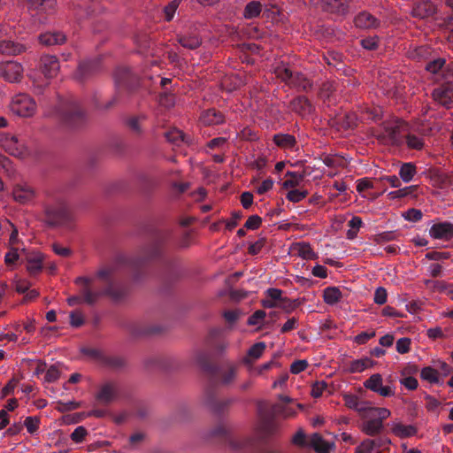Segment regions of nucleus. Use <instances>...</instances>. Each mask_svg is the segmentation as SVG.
Here are the masks:
<instances>
[{
  "label": "nucleus",
  "instance_id": "1",
  "mask_svg": "<svg viewBox=\"0 0 453 453\" xmlns=\"http://www.w3.org/2000/svg\"><path fill=\"white\" fill-rule=\"evenodd\" d=\"M166 240L165 233L157 231L151 240L139 249L136 255H118L111 265L99 269L95 278L77 277L74 283L80 286L78 295L67 298L68 305L85 303L91 306L103 296H108L113 301L124 299L129 290L125 277L133 274L138 279V272L144 265L161 259Z\"/></svg>",
  "mask_w": 453,
  "mask_h": 453
},
{
  "label": "nucleus",
  "instance_id": "2",
  "mask_svg": "<svg viewBox=\"0 0 453 453\" xmlns=\"http://www.w3.org/2000/svg\"><path fill=\"white\" fill-rule=\"evenodd\" d=\"M238 366L230 362H225L221 365H216L215 370L209 374L211 385H209L203 394V404L215 415L221 416L225 414L234 403L232 398H221L219 391L213 385L218 383L221 386H229L236 379Z\"/></svg>",
  "mask_w": 453,
  "mask_h": 453
},
{
  "label": "nucleus",
  "instance_id": "3",
  "mask_svg": "<svg viewBox=\"0 0 453 453\" xmlns=\"http://www.w3.org/2000/svg\"><path fill=\"white\" fill-rule=\"evenodd\" d=\"M114 77L118 91L116 95L105 104H97L96 107L98 109H111L119 102L122 90H126L128 94H134L140 87V78L130 67H119L115 72Z\"/></svg>",
  "mask_w": 453,
  "mask_h": 453
},
{
  "label": "nucleus",
  "instance_id": "4",
  "mask_svg": "<svg viewBox=\"0 0 453 453\" xmlns=\"http://www.w3.org/2000/svg\"><path fill=\"white\" fill-rule=\"evenodd\" d=\"M58 115L62 124L71 130L81 129L88 122L86 111L75 100H70L63 104L58 111Z\"/></svg>",
  "mask_w": 453,
  "mask_h": 453
},
{
  "label": "nucleus",
  "instance_id": "5",
  "mask_svg": "<svg viewBox=\"0 0 453 453\" xmlns=\"http://www.w3.org/2000/svg\"><path fill=\"white\" fill-rule=\"evenodd\" d=\"M44 220L51 226H62L71 220V211L62 198L49 201L44 205Z\"/></svg>",
  "mask_w": 453,
  "mask_h": 453
},
{
  "label": "nucleus",
  "instance_id": "6",
  "mask_svg": "<svg viewBox=\"0 0 453 453\" xmlns=\"http://www.w3.org/2000/svg\"><path fill=\"white\" fill-rule=\"evenodd\" d=\"M211 436L223 440L229 447L234 450H242L253 448L254 441L250 438H235L233 437L226 425L218 424L211 431Z\"/></svg>",
  "mask_w": 453,
  "mask_h": 453
},
{
  "label": "nucleus",
  "instance_id": "7",
  "mask_svg": "<svg viewBox=\"0 0 453 453\" xmlns=\"http://www.w3.org/2000/svg\"><path fill=\"white\" fill-rule=\"evenodd\" d=\"M10 109L13 114L27 118L35 112L36 104L28 95L19 94L12 98Z\"/></svg>",
  "mask_w": 453,
  "mask_h": 453
},
{
  "label": "nucleus",
  "instance_id": "8",
  "mask_svg": "<svg viewBox=\"0 0 453 453\" xmlns=\"http://www.w3.org/2000/svg\"><path fill=\"white\" fill-rule=\"evenodd\" d=\"M101 70V58L95 57L81 61L74 73V78L83 82L94 75H96Z\"/></svg>",
  "mask_w": 453,
  "mask_h": 453
},
{
  "label": "nucleus",
  "instance_id": "9",
  "mask_svg": "<svg viewBox=\"0 0 453 453\" xmlns=\"http://www.w3.org/2000/svg\"><path fill=\"white\" fill-rule=\"evenodd\" d=\"M118 395L119 387L117 382L108 380L98 387L95 398L99 404L108 406L117 399Z\"/></svg>",
  "mask_w": 453,
  "mask_h": 453
},
{
  "label": "nucleus",
  "instance_id": "10",
  "mask_svg": "<svg viewBox=\"0 0 453 453\" xmlns=\"http://www.w3.org/2000/svg\"><path fill=\"white\" fill-rule=\"evenodd\" d=\"M27 7L30 11L35 12V15L39 16L41 22L46 19V17L51 15L55 12L56 0H26Z\"/></svg>",
  "mask_w": 453,
  "mask_h": 453
},
{
  "label": "nucleus",
  "instance_id": "11",
  "mask_svg": "<svg viewBox=\"0 0 453 453\" xmlns=\"http://www.w3.org/2000/svg\"><path fill=\"white\" fill-rule=\"evenodd\" d=\"M23 67L15 61L0 63V76L9 82L19 81L22 76Z\"/></svg>",
  "mask_w": 453,
  "mask_h": 453
},
{
  "label": "nucleus",
  "instance_id": "12",
  "mask_svg": "<svg viewBox=\"0 0 453 453\" xmlns=\"http://www.w3.org/2000/svg\"><path fill=\"white\" fill-rule=\"evenodd\" d=\"M405 123L401 119H395L384 125L383 134L392 144H400L402 142V131Z\"/></svg>",
  "mask_w": 453,
  "mask_h": 453
},
{
  "label": "nucleus",
  "instance_id": "13",
  "mask_svg": "<svg viewBox=\"0 0 453 453\" xmlns=\"http://www.w3.org/2000/svg\"><path fill=\"white\" fill-rule=\"evenodd\" d=\"M354 25L357 28L363 30L377 29L380 27L381 21L372 13L363 11L354 17Z\"/></svg>",
  "mask_w": 453,
  "mask_h": 453
},
{
  "label": "nucleus",
  "instance_id": "14",
  "mask_svg": "<svg viewBox=\"0 0 453 453\" xmlns=\"http://www.w3.org/2000/svg\"><path fill=\"white\" fill-rule=\"evenodd\" d=\"M0 146L9 154L18 156L22 151L23 142L15 135L0 132Z\"/></svg>",
  "mask_w": 453,
  "mask_h": 453
},
{
  "label": "nucleus",
  "instance_id": "15",
  "mask_svg": "<svg viewBox=\"0 0 453 453\" xmlns=\"http://www.w3.org/2000/svg\"><path fill=\"white\" fill-rule=\"evenodd\" d=\"M433 96L435 101L441 105L450 108L453 106V84L445 83L439 88H435L433 92Z\"/></svg>",
  "mask_w": 453,
  "mask_h": 453
},
{
  "label": "nucleus",
  "instance_id": "16",
  "mask_svg": "<svg viewBox=\"0 0 453 453\" xmlns=\"http://www.w3.org/2000/svg\"><path fill=\"white\" fill-rule=\"evenodd\" d=\"M289 109L302 117H306L313 112L314 106L306 96H299L290 101Z\"/></svg>",
  "mask_w": 453,
  "mask_h": 453
},
{
  "label": "nucleus",
  "instance_id": "17",
  "mask_svg": "<svg viewBox=\"0 0 453 453\" xmlns=\"http://www.w3.org/2000/svg\"><path fill=\"white\" fill-rule=\"evenodd\" d=\"M12 196L16 202L19 203H28L35 199V191L27 183H19L14 186Z\"/></svg>",
  "mask_w": 453,
  "mask_h": 453
},
{
  "label": "nucleus",
  "instance_id": "18",
  "mask_svg": "<svg viewBox=\"0 0 453 453\" xmlns=\"http://www.w3.org/2000/svg\"><path fill=\"white\" fill-rule=\"evenodd\" d=\"M429 234L434 239L450 240L453 238V223L449 221L435 223L431 226Z\"/></svg>",
  "mask_w": 453,
  "mask_h": 453
},
{
  "label": "nucleus",
  "instance_id": "19",
  "mask_svg": "<svg viewBox=\"0 0 453 453\" xmlns=\"http://www.w3.org/2000/svg\"><path fill=\"white\" fill-rule=\"evenodd\" d=\"M365 419L361 425V430L369 436H375L380 434L383 429V424L375 417H372L368 411L362 415Z\"/></svg>",
  "mask_w": 453,
  "mask_h": 453
},
{
  "label": "nucleus",
  "instance_id": "20",
  "mask_svg": "<svg viewBox=\"0 0 453 453\" xmlns=\"http://www.w3.org/2000/svg\"><path fill=\"white\" fill-rule=\"evenodd\" d=\"M351 0H322V8L325 12L344 16L349 12Z\"/></svg>",
  "mask_w": 453,
  "mask_h": 453
},
{
  "label": "nucleus",
  "instance_id": "21",
  "mask_svg": "<svg viewBox=\"0 0 453 453\" xmlns=\"http://www.w3.org/2000/svg\"><path fill=\"white\" fill-rule=\"evenodd\" d=\"M436 6L429 0H423L415 4L411 9V16L424 19L436 13Z\"/></svg>",
  "mask_w": 453,
  "mask_h": 453
},
{
  "label": "nucleus",
  "instance_id": "22",
  "mask_svg": "<svg viewBox=\"0 0 453 453\" xmlns=\"http://www.w3.org/2000/svg\"><path fill=\"white\" fill-rule=\"evenodd\" d=\"M147 119L146 114L132 115L126 119L125 124L134 137L141 138L144 134L142 123Z\"/></svg>",
  "mask_w": 453,
  "mask_h": 453
},
{
  "label": "nucleus",
  "instance_id": "23",
  "mask_svg": "<svg viewBox=\"0 0 453 453\" xmlns=\"http://www.w3.org/2000/svg\"><path fill=\"white\" fill-rule=\"evenodd\" d=\"M27 50L26 45L10 38L0 40V54L4 56H17Z\"/></svg>",
  "mask_w": 453,
  "mask_h": 453
},
{
  "label": "nucleus",
  "instance_id": "24",
  "mask_svg": "<svg viewBox=\"0 0 453 453\" xmlns=\"http://www.w3.org/2000/svg\"><path fill=\"white\" fill-rule=\"evenodd\" d=\"M59 62L55 56L45 55L41 58V70L45 77H55L59 71Z\"/></svg>",
  "mask_w": 453,
  "mask_h": 453
},
{
  "label": "nucleus",
  "instance_id": "25",
  "mask_svg": "<svg viewBox=\"0 0 453 453\" xmlns=\"http://www.w3.org/2000/svg\"><path fill=\"white\" fill-rule=\"evenodd\" d=\"M435 53L436 50L429 45L415 46L413 48H410L408 50V56L410 58L416 61L425 62H427L430 58H432Z\"/></svg>",
  "mask_w": 453,
  "mask_h": 453
},
{
  "label": "nucleus",
  "instance_id": "26",
  "mask_svg": "<svg viewBox=\"0 0 453 453\" xmlns=\"http://www.w3.org/2000/svg\"><path fill=\"white\" fill-rule=\"evenodd\" d=\"M195 361L208 375L215 370V365L211 362V354L208 349H198L195 354Z\"/></svg>",
  "mask_w": 453,
  "mask_h": 453
},
{
  "label": "nucleus",
  "instance_id": "27",
  "mask_svg": "<svg viewBox=\"0 0 453 453\" xmlns=\"http://www.w3.org/2000/svg\"><path fill=\"white\" fill-rule=\"evenodd\" d=\"M200 121L204 126H214L224 123L225 116L219 111L211 108L203 111L200 115Z\"/></svg>",
  "mask_w": 453,
  "mask_h": 453
},
{
  "label": "nucleus",
  "instance_id": "28",
  "mask_svg": "<svg viewBox=\"0 0 453 453\" xmlns=\"http://www.w3.org/2000/svg\"><path fill=\"white\" fill-rule=\"evenodd\" d=\"M165 272L162 274L163 283L168 287L176 281L180 277V273L174 263L171 260H164Z\"/></svg>",
  "mask_w": 453,
  "mask_h": 453
},
{
  "label": "nucleus",
  "instance_id": "29",
  "mask_svg": "<svg viewBox=\"0 0 453 453\" xmlns=\"http://www.w3.org/2000/svg\"><path fill=\"white\" fill-rule=\"evenodd\" d=\"M66 41V36L62 32H46L39 36V42L45 46H53L63 44Z\"/></svg>",
  "mask_w": 453,
  "mask_h": 453
},
{
  "label": "nucleus",
  "instance_id": "30",
  "mask_svg": "<svg viewBox=\"0 0 453 453\" xmlns=\"http://www.w3.org/2000/svg\"><path fill=\"white\" fill-rule=\"evenodd\" d=\"M165 139L173 145L180 146L182 143L191 144L192 139L178 128H173L165 134Z\"/></svg>",
  "mask_w": 453,
  "mask_h": 453
},
{
  "label": "nucleus",
  "instance_id": "31",
  "mask_svg": "<svg viewBox=\"0 0 453 453\" xmlns=\"http://www.w3.org/2000/svg\"><path fill=\"white\" fill-rule=\"evenodd\" d=\"M309 446L317 453H329L334 444L326 441L319 434L315 433L309 441Z\"/></svg>",
  "mask_w": 453,
  "mask_h": 453
},
{
  "label": "nucleus",
  "instance_id": "32",
  "mask_svg": "<svg viewBox=\"0 0 453 453\" xmlns=\"http://www.w3.org/2000/svg\"><path fill=\"white\" fill-rule=\"evenodd\" d=\"M273 141L278 147L285 150L293 149L296 144L295 136L289 134H276Z\"/></svg>",
  "mask_w": 453,
  "mask_h": 453
},
{
  "label": "nucleus",
  "instance_id": "33",
  "mask_svg": "<svg viewBox=\"0 0 453 453\" xmlns=\"http://www.w3.org/2000/svg\"><path fill=\"white\" fill-rule=\"evenodd\" d=\"M342 297L343 295L338 287H327L323 291L324 302L329 305L336 304Z\"/></svg>",
  "mask_w": 453,
  "mask_h": 453
},
{
  "label": "nucleus",
  "instance_id": "34",
  "mask_svg": "<svg viewBox=\"0 0 453 453\" xmlns=\"http://www.w3.org/2000/svg\"><path fill=\"white\" fill-rule=\"evenodd\" d=\"M373 364L374 362L369 357L356 359L347 365L346 370L350 373L362 372L366 368L372 367Z\"/></svg>",
  "mask_w": 453,
  "mask_h": 453
},
{
  "label": "nucleus",
  "instance_id": "35",
  "mask_svg": "<svg viewBox=\"0 0 453 453\" xmlns=\"http://www.w3.org/2000/svg\"><path fill=\"white\" fill-rule=\"evenodd\" d=\"M289 86L295 87L303 91H309L312 88V82L303 73L296 72L292 77Z\"/></svg>",
  "mask_w": 453,
  "mask_h": 453
},
{
  "label": "nucleus",
  "instance_id": "36",
  "mask_svg": "<svg viewBox=\"0 0 453 453\" xmlns=\"http://www.w3.org/2000/svg\"><path fill=\"white\" fill-rule=\"evenodd\" d=\"M296 414V411L283 403H274L271 406L269 412L266 414L272 418L281 416L284 418L292 417Z\"/></svg>",
  "mask_w": 453,
  "mask_h": 453
},
{
  "label": "nucleus",
  "instance_id": "37",
  "mask_svg": "<svg viewBox=\"0 0 453 453\" xmlns=\"http://www.w3.org/2000/svg\"><path fill=\"white\" fill-rule=\"evenodd\" d=\"M178 42L184 48L196 50L201 45L202 39L197 35H181L178 36Z\"/></svg>",
  "mask_w": 453,
  "mask_h": 453
},
{
  "label": "nucleus",
  "instance_id": "38",
  "mask_svg": "<svg viewBox=\"0 0 453 453\" xmlns=\"http://www.w3.org/2000/svg\"><path fill=\"white\" fill-rule=\"evenodd\" d=\"M445 64V58L440 57L436 51L433 58L426 62L425 69L431 73L436 74L442 69Z\"/></svg>",
  "mask_w": 453,
  "mask_h": 453
},
{
  "label": "nucleus",
  "instance_id": "39",
  "mask_svg": "<svg viewBox=\"0 0 453 453\" xmlns=\"http://www.w3.org/2000/svg\"><path fill=\"white\" fill-rule=\"evenodd\" d=\"M418 188V186H417V185L404 187L403 188H399L397 190L389 192L388 194V196L391 200L401 199V198L407 197V196L415 197Z\"/></svg>",
  "mask_w": 453,
  "mask_h": 453
},
{
  "label": "nucleus",
  "instance_id": "40",
  "mask_svg": "<svg viewBox=\"0 0 453 453\" xmlns=\"http://www.w3.org/2000/svg\"><path fill=\"white\" fill-rule=\"evenodd\" d=\"M274 73L277 78L289 85L295 72L288 65L280 63L275 66Z\"/></svg>",
  "mask_w": 453,
  "mask_h": 453
},
{
  "label": "nucleus",
  "instance_id": "41",
  "mask_svg": "<svg viewBox=\"0 0 453 453\" xmlns=\"http://www.w3.org/2000/svg\"><path fill=\"white\" fill-rule=\"evenodd\" d=\"M392 431L396 436L400 438L410 437L417 433L415 426L411 425H403L401 423L395 424L392 427Z\"/></svg>",
  "mask_w": 453,
  "mask_h": 453
},
{
  "label": "nucleus",
  "instance_id": "42",
  "mask_svg": "<svg viewBox=\"0 0 453 453\" xmlns=\"http://www.w3.org/2000/svg\"><path fill=\"white\" fill-rule=\"evenodd\" d=\"M134 42L141 53H147L152 45V40L146 33L137 34L134 37Z\"/></svg>",
  "mask_w": 453,
  "mask_h": 453
},
{
  "label": "nucleus",
  "instance_id": "43",
  "mask_svg": "<svg viewBox=\"0 0 453 453\" xmlns=\"http://www.w3.org/2000/svg\"><path fill=\"white\" fill-rule=\"evenodd\" d=\"M125 360L119 356L104 355L102 365L111 368L112 370H119L125 366Z\"/></svg>",
  "mask_w": 453,
  "mask_h": 453
},
{
  "label": "nucleus",
  "instance_id": "44",
  "mask_svg": "<svg viewBox=\"0 0 453 453\" xmlns=\"http://www.w3.org/2000/svg\"><path fill=\"white\" fill-rule=\"evenodd\" d=\"M262 12V4L258 1L248 3L243 10L245 19H251L259 16Z\"/></svg>",
  "mask_w": 453,
  "mask_h": 453
},
{
  "label": "nucleus",
  "instance_id": "45",
  "mask_svg": "<svg viewBox=\"0 0 453 453\" xmlns=\"http://www.w3.org/2000/svg\"><path fill=\"white\" fill-rule=\"evenodd\" d=\"M416 173V166L412 163L403 164L399 170V175L404 182H410Z\"/></svg>",
  "mask_w": 453,
  "mask_h": 453
},
{
  "label": "nucleus",
  "instance_id": "46",
  "mask_svg": "<svg viewBox=\"0 0 453 453\" xmlns=\"http://www.w3.org/2000/svg\"><path fill=\"white\" fill-rule=\"evenodd\" d=\"M27 271L31 275H35L42 271V257L38 254L27 259Z\"/></svg>",
  "mask_w": 453,
  "mask_h": 453
},
{
  "label": "nucleus",
  "instance_id": "47",
  "mask_svg": "<svg viewBox=\"0 0 453 453\" xmlns=\"http://www.w3.org/2000/svg\"><path fill=\"white\" fill-rule=\"evenodd\" d=\"M345 404L350 408L357 411L361 415L365 414L367 407L364 406L363 403H360L358 397L354 395H346L344 396Z\"/></svg>",
  "mask_w": 453,
  "mask_h": 453
},
{
  "label": "nucleus",
  "instance_id": "48",
  "mask_svg": "<svg viewBox=\"0 0 453 453\" xmlns=\"http://www.w3.org/2000/svg\"><path fill=\"white\" fill-rule=\"evenodd\" d=\"M297 254L303 259L312 260L317 258V254L312 250L311 245L307 242L297 244Z\"/></svg>",
  "mask_w": 453,
  "mask_h": 453
},
{
  "label": "nucleus",
  "instance_id": "49",
  "mask_svg": "<svg viewBox=\"0 0 453 453\" xmlns=\"http://www.w3.org/2000/svg\"><path fill=\"white\" fill-rule=\"evenodd\" d=\"M286 175L289 177V179L286 180L283 182V187L285 188H295L298 186L304 178L303 173H300L297 172H288Z\"/></svg>",
  "mask_w": 453,
  "mask_h": 453
},
{
  "label": "nucleus",
  "instance_id": "50",
  "mask_svg": "<svg viewBox=\"0 0 453 453\" xmlns=\"http://www.w3.org/2000/svg\"><path fill=\"white\" fill-rule=\"evenodd\" d=\"M265 349V342H260L255 343L254 345H252L250 348V349L248 351V357L245 358L244 361L246 363H249L250 362L249 358H252L254 360L258 359L262 356Z\"/></svg>",
  "mask_w": 453,
  "mask_h": 453
},
{
  "label": "nucleus",
  "instance_id": "51",
  "mask_svg": "<svg viewBox=\"0 0 453 453\" xmlns=\"http://www.w3.org/2000/svg\"><path fill=\"white\" fill-rule=\"evenodd\" d=\"M180 2L181 0H172L164 7L163 12L165 21L169 22L173 19Z\"/></svg>",
  "mask_w": 453,
  "mask_h": 453
},
{
  "label": "nucleus",
  "instance_id": "52",
  "mask_svg": "<svg viewBox=\"0 0 453 453\" xmlns=\"http://www.w3.org/2000/svg\"><path fill=\"white\" fill-rule=\"evenodd\" d=\"M382 376L380 373H374L364 382V386L367 389L376 393L379 388L382 385Z\"/></svg>",
  "mask_w": 453,
  "mask_h": 453
},
{
  "label": "nucleus",
  "instance_id": "53",
  "mask_svg": "<svg viewBox=\"0 0 453 453\" xmlns=\"http://www.w3.org/2000/svg\"><path fill=\"white\" fill-rule=\"evenodd\" d=\"M420 377L430 383H437L439 380L438 372L431 366L424 367L420 372Z\"/></svg>",
  "mask_w": 453,
  "mask_h": 453
},
{
  "label": "nucleus",
  "instance_id": "54",
  "mask_svg": "<svg viewBox=\"0 0 453 453\" xmlns=\"http://www.w3.org/2000/svg\"><path fill=\"white\" fill-rule=\"evenodd\" d=\"M372 417H375L382 424L385 419L390 416V411L386 408L367 407V410Z\"/></svg>",
  "mask_w": 453,
  "mask_h": 453
},
{
  "label": "nucleus",
  "instance_id": "55",
  "mask_svg": "<svg viewBox=\"0 0 453 453\" xmlns=\"http://www.w3.org/2000/svg\"><path fill=\"white\" fill-rule=\"evenodd\" d=\"M40 425V418L37 416H29L27 417L23 426H26L27 432L31 434H34L39 429Z\"/></svg>",
  "mask_w": 453,
  "mask_h": 453
},
{
  "label": "nucleus",
  "instance_id": "56",
  "mask_svg": "<svg viewBox=\"0 0 453 453\" xmlns=\"http://www.w3.org/2000/svg\"><path fill=\"white\" fill-rule=\"evenodd\" d=\"M406 143L410 149L421 150L424 147V140L415 134H409L406 135Z\"/></svg>",
  "mask_w": 453,
  "mask_h": 453
},
{
  "label": "nucleus",
  "instance_id": "57",
  "mask_svg": "<svg viewBox=\"0 0 453 453\" xmlns=\"http://www.w3.org/2000/svg\"><path fill=\"white\" fill-rule=\"evenodd\" d=\"M266 313L263 310L256 311L248 319V325L250 326H260L265 321Z\"/></svg>",
  "mask_w": 453,
  "mask_h": 453
},
{
  "label": "nucleus",
  "instance_id": "58",
  "mask_svg": "<svg viewBox=\"0 0 453 453\" xmlns=\"http://www.w3.org/2000/svg\"><path fill=\"white\" fill-rule=\"evenodd\" d=\"M278 426L273 422V418L270 416H267V419L265 420L263 424V432L265 437H270L274 435L277 433Z\"/></svg>",
  "mask_w": 453,
  "mask_h": 453
},
{
  "label": "nucleus",
  "instance_id": "59",
  "mask_svg": "<svg viewBox=\"0 0 453 453\" xmlns=\"http://www.w3.org/2000/svg\"><path fill=\"white\" fill-rule=\"evenodd\" d=\"M69 318H70V325L73 327H76V328L80 327L85 322L84 315L81 312V311H80V310H75V311H71Z\"/></svg>",
  "mask_w": 453,
  "mask_h": 453
},
{
  "label": "nucleus",
  "instance_id": "60",
  "mask_svg": "<svg viewBox=\"0 0 453 453\" xmlns=\"http://www.w3.org/2000/svg\"><path fill=\"white\" fill-rule=\"evenodd\" d=\"M82 353L86 356L90 357L91 358L97 361L100 365H102L104 357L105 355L104 352L98 349H93V348H84L82 349Z\"/></svg>",
  "mask_w": 453,
  "mask_h": 453
},
{
  "label": "nucleus",
  "instance_id": "61",
  "mask_svg": "<svg viewBox=\"0 0 453 453\" xmlns=\"http://www.w3.org/2000/svg\"><path fill=\"white\" fill-rule=\"evenodd\" d=\"M403 216L408 221L418 222L419 220H421L423 213L418 209L411 208L407 210Z\"/></svg>",
  "mask_w": 453,
  "mask_h": 453
},
{
  "label": "nucleus",
  "instance_id": "62",
  "mask_svg": "<svg viewBox=\"0 0 453 453\" xmlns=\"http://www.w3.org/2000/svg\"><path fill=\"white\" fill-rule=\"evenodd\" d=\"M306 190L293 189L287 194V199L293 203H298L306 197Z\"/></svg>",
  "mask_w": 453,
  "mask_h": 453
},
{
  "label": "nucleus",
  "instance_id": "63",
  "mask_svg": "<svg viewBox=\"0 0 453 453\" xmlns=\"http://www.w3.org/2000/svg\"><path fill=\"white\" fill-rule=\"evenodd\" d=\"M88 434L87 429L80 426L74 429V431L71 434L70 438L74 442L80 443L85 440L86 435Z\"/></svg>",
  "mask_w": 453,
  "mask_h": 453
},
{
  "label": "nucleus",
  "instance_id": "64",
  "mask_svg": "<svg viewBox=\"0 0 453 453\" xmlns=\"http://www.w3.org/2000/svg\"><path fill=\"white\" fill-rule=\"evenodd\" d=\"M371 439L364 440L357 448L356 453H372L375 451Z\"/></svg>",
  "mask_w": 453,
  "mask_h": 453
}]
</instances>
